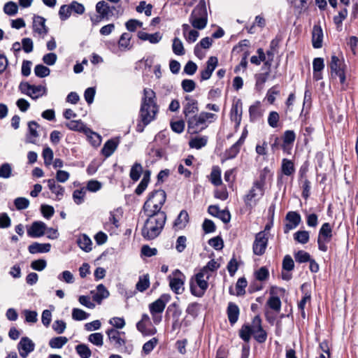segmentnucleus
<instances>
[{"mask_svg": "<svg viewBox=\"0 0 358 358\" xmlns=\"http://www.w3.org/2000/svg\"><path fill=\"white\" fill-rule=\"evenodd\" d=\"M46 20L42 16H34L33 21V29L39 35H46L48 27L45 25Z\"/></svg>", "mask_w": 358, "mask_h": 358, "instance_id": "nucleus-24", "label": "nucleus"}, {"mask_svg": "<svg viewBox=\"0 0 358 358\" xmlns=\"http://www.w3.org/2000/svg\"><path fill=\"white\" fill-rule=\"evenodd\" d=\"M208 142L207 136H200L192 138L189 142V145L192 148H196L197 150L206 146Z\"/></svg>", "mask_w": 358, "mask_h": 358, "instance_id": "nucleus-39", "label": "nucleus"}, {"mask_svg": "<svg viewBox=\"0 0 358 358\" xmlns=\"http://www.w3.org/2000/svg\"><path fill=\"white\" fill-rule=\"evenodd\" d=\"M97 292L93 295V300L100 303L103 299H106L109 296V292L103 284H100L96 287Z\"/></svg>", "mask_w": 358, "mask_h": 358, "instance_id": "nucleus-36", "label": "nucleus"}, {"mask_svg": "<svg viewBox=\"0 0 358 358\" xmlns=\"http://www.w3.org/2000/svg\"><path fill=\"white\" fill-rule=\"evenodd\" d=\"M267 305L272 310L280 312L281 308V301L278 296H271L267 301Z\"/></svg>", "mask_w": 358, "mask_h": 358, "instance_id": "nucleus-52", "label": "nucleus"}, {"mask_svg": "<svg viewBox=\"0 0 358 358\" xmlns=\"http://www.w3.org/2000/svg\"><path fill=\"white\" fill-rule=\"evenodd\" d=\"M120 141L118 138H112L107 141L101 150L103 155L106 157H109L113 155L119 145Z\"/></svg>", "mask_w": 358, "mask_h": 358, "instance_id": "nucleus-27", "label": "nucleus"}, {"mask_svg": "<svg viewBox=\"0 0 358 358\" xmlns=\"http://www.w3.org/2000/svg\"><path fill=\"white\" fill-rule=\"evenodd\" d=\"M323 31L320 25H314L312 31V43L314 48L318 49L322 46Z\"/></svg>", "mask_w": 358, "mask_h": 358, "instance_id": "nucleus-26", "label": "nucleus"}, {"mask_svg": "<svg viewBox=\"0 0 358 358\" xmlns=\"http://www.w3.org/2000/svg\"><path fill=\"white\" fill-rule=\"evenodd\" d=\"M14 205L17 210H24L29 207V201L24 197H17L14 200Z\"/></svg>", "mask_w": 358, "mask_h": 358, "instance_id": "nucleus-57", "label": "nucleus"}, {"mask_svg": "<svg viewBox=\"0 0 358 358\" xmlns=\"http://www.w3.org/2000/svg\"><path fill=\"white\" fill-rule=\"evenodd\" d=\"M219 267L220 264L215 259H211L195 275V281L199 289L198 290L192 283L190 284V291L194 296H203L208 287V280L210 277V272L217 271Z\"/></svg>", "mask_w": 358, "mask_h": 358, "instance_id": "nucleus-2", "label": "nucleus"}, {"mask_svg": "<svg viewBox=\"0 0 358 358\" xmlns=\"http://www.w3.org/2000/svg\"><path fill=\"white\" fill-rule=\"evenodd\" d=\"M76 350L81 358H90L92 352L89 347L85 344H79L76 345Z\"/></svg>", "mask_w": 358, "mask_h": 358, "instance_id": "nucleus-45", "label": "nucleus"}, {"mask_svg": "<svg viewBox=\"0 0 358 358\" xmlns=\"http://www.w3.org/2000/svg\"><path fill=\"white\" fill-rule=\"evenodd\" d=\"M264 194V188L262 187L261 189H259L258 187H255V182L252 184V187L248 192V193L244 196V202L246 205V206H250V208L252 207V202L253 200H255V198L260 195L262 196ZM255 204H256V201H255Z\"/></svg>", "mask_w": 358, "mask_h": 358, "instance_id": "nucleus-21", "label": "nucleus"}, {"mask_svg": "<svg viewBox=\"0 0 358 358\" xmlns=\"http://www.w3.org/2000/svg\"><path fill=\"white\" fill-rule=\"evenodd\" d=\"M137 36L141 41H148L152 44L158 43L162 38V35L159 31L154 34H148L141 31L138 32Z\"/></svg>", "mask_w": 358, "mask_h": 358, "instance_id": "nucleus-28", "label": "nucleus"}, {"mask_svg": "<svg viewBox=\"0 0 358 358\" xmlns=\"http://www.w3.org/2000/svg\"><path fill=\"white\" fill-rule=\"evenodd\" d=\"M215 114L208 112H201L199 115H194L187 119V129L190 134H198L208 127V120L214 118Z\"/></svg>", "mask_w": 358, "mask_h": 358, "instance_id": "nucleus-5", "label": "nucleus"}, {"mask_svg": "<svg viewBox=\"0 0 358 358\" xmlns=\"http://www.w3.org/2000/svg\"><path fill=\"white\" fill-rule=\"evenodd\" d=\"M309 238V232L307 231H298L294 234V239L301 244L307 243Z\"/></svg>", "mask_w": 358, "mask_h": 358, "instance_id": "nucleus-46", "label": "nucleus"}, {"mask_svg": "<svg viewBox=\"0 0 358 358\" xmlns=\"http://www.w3.org/2000/svg\"><path fill=\"white\" fill-rule=\"evenodd\" d=\"M77 244L81 250L86 252L92 250V242L90 237L85 234H80L77 238Z\"/></svg>", "mask_w": 358, "mask_h": 358, "instance_id": "nucleus-31", "label": "nucleus"}, {"mask_svg": "<svg viewBox=\"0 0 358 358\" xmlns=\"http://www.w3.org/2000/svg\"><path fill=\"white\" fill-rule=\"evenodd\" d=\"M47 229L46 224L41 221L34 222L29 229L27 234L31 238H38L43 236L45 234Z\"/></svg>", "mask_w": 358, "mask_h": 358, "instance_id": "nucleus-18", "label": "nucleus"}, {"mask_svg": "<svg viewBox=\"0 0 358 358\" xmlns=\"http://www.w3.org/2000/svg\"><path fill=\"white\" fill-rule=\"evenodd\" d=\"M189 21L192 26L197 29H203L208 23V13L204 0H201L193 9Z\"/></svg>", "mask_w": 358, "mask_h": 358, "instance_id": "nucleus-6", "label": "nucleus"}, {"mask_svg": "<svg viewBox=\"0 0 358 358\" xmlns=\"http://www.w3.org/2000/svg\"><path fill=\"white\" fill-rule=\"evenodd\" d=\"M210 181L215 186H219L222 184L221 170L218 166L213 167L210 173Z\"/></svg>", "mask_w": 358, "mask_h": 358, "instance_id": "nucleus-41", "label": "nucleus"}, {"mask_svg": "<svg viewBox=\"0 0 358 358\" xmlns=\"http://www.w3.org/2000/svg\"><path fill=\"white\" fill-rule=\"evenodd\" d=\"M19 90L22 94L30 96L32 99H37L47 93V89L42 85H31L28 82H21L19 85Z\"/></svg>", "mask_w": 358, "mask_h": 358, "instance_id": "nucleus-7", "label": "nucleus"}, {"mask_svg": "<svg viewBox=\"0 0 358 358\" xmlns=\"http://www.w3.org/2000/svg\"><path fill=\"white\" fill-rule=\"evenodd\" d=\"M333 236L332 229L329 223H324L318 234L317 237V245L318 249L322 252H327L328 247L327 243H329Z\"/></svg>", "mask_w": 358, "mask_h": 358, "instance_id": "nucleus-8", "label": "nucleus"}, {"mask_svg": "<svg viewBox=\"0 0 358 358\" xmlns=\"http://www.w3.org/2000/svg\"><path fill=\"white\" fill-rule=\"evenodd\" d=\"M146 220L142 229V236L147 240H152L157 237L164 228L166 220L165 213H148Z\"/></svg>", "mask_w": 358, "mask_h": 358, "instance_id": "nucleus-3", "label": "nucleus"}, {"mask_svg": "<svg viewBox=\"0 0 358 358\" xmlns=\"http://www.w3.org/2000/svg\"><path fill=\"white\" fill-rule=\"evenodd\" d=\"M51 245L50 243H39L35 242L28 247V250L31 254L45 253L50 250Z\"/></svg>", "mask_w": 358, "mask_h": 358, "instance_id": "nucleus-30", "label": "nucleus"}, {"mask_svg": "<svg viewBox=\"0 0 358 358\" xmlns=\"http://www.w3.org/2000/svg\"><path fill=\"white\" fill-rule=\"evenodd\" d=\"M253 336L259 343H263L267 338V334L262 327V320L259 315H256L252 320Z\"/></svg>", "mask_w": 358, "mask_h": 358, "instance_id": "nucleus-11", "label": "nucleus"}, {"mask_svg": "<svg viewBox=\"0 0 358 358\" xmlns=\"http://www.w3.org/2000/svg\"><path fill=\"white\" fill-rule=\"evenodd\" d=\"M286 220L288 222L284 227V232L288 233L290 230L295 229L301 222L300 215L295 211H289L287 213Z\"/></svg>", "mask_w": 358, "mask_h": 358, "instance_id": "nucleus-15", "label": "nucleus"}, {"mask_svg": "<svg viewBox=\"0 0 358 358\" xmlns=\"http://www.w3.org/2000/svg\"><path fill=\"white\" fill-rule=\"evenodd\" d=\"M35 348L34 343L28 337H22L17 344V350L22 358H26Z\"/></svg>", "mask_w": 358, "mask_h": 358, "instance_id": "nucleus-13", "label": "nucleus"}, {"mask_svg": "<svg viewBox=\"0 0 358 358\" xmlns=\"http://www.w3.org/2000/svg\"><path fill=\"white\" fill-rule=\"evenodd\" d=\"M348 16V9L344 8L341 10L339 11L338 15L334 17V22L337 26V27L342 25L343 21Z\"/></svg>", "mask_w": 358, "mask_h": 358, "instance_id": "nucleus-62", "label": "nucleus"}, {"mask_svg": "<svg viewBox=\"0 0 358 358\" xmlns=\"http://www.w3.org/2000/svg\"><path fill=\"white\" fill-rule=\"evenodd\" d=\"M173 278H170L169 286L173 292L180 294L184 291L185 276L178 269L173 272Z\"/></svg>", "mask_w": 358, "mask_h": 358, "instance_id": "nucleus-10", "label": "nucleus"}, {"mask_svg": "<svg viewBox=\"0 0 358 358\" xmlns=\"http://www.w3.org/2000/svg\"><path fill=\"white\" fill-rule=\"evenodd\" d=\"M218 64V59L216 57H210L206 62V68L201 71V81L208 80Z\"/></svg>", "mask_w": 358, "mask_h": 358, "instance_id": "nucleus-17", "label": "nucleus"}, {"mask_svg": "<svg viewBox=\"0 0 358 358\" xmlns=\"http://www.w3.org/2000/svg\"><path fill=\"white\" fill-rule=\"evenodd\" d=\"M268 244V237L264 231H260L255 236L252 250L255 255L261 256L266 250Z\"/></svg>", "mask_w": 358, "mask_h": 358, "instance_id": "nucleus-9", "label": "nucleus"}, {"mask_svg": "<svg viewBox=\"0 0 358 358\" xmlns=\"http://www.w3.org/2000/svg\"><path fill=\"white\" fill-rule=\"evenodd\" d=\"M294 256L296 262L300 264L308 262L311 259L310 254L304 250H299Z\"/></svg>", "mask_w": 358, "mask_h": 358, "instance_id": "nucleus-48", "label": "nucleus"}, {"mask_svg": "<svg viewBox=\"0 0 358 358\" xmlns=\"http://www.w3.org/2000/svg\"><path fill=\"white\" fill-rule=\"evenodd\" d=\"M103 336L101 333H93L89 336L88 340L96 346H102L103 343Z\"/></svg>", "mask_w": 358, "mask_h": 358, "instance_id": "nucleus-58", "label": "nucleus"}, {"mask_svg": "<svg viewBox=\"0 0 358 358\" xmlns=\"http://www.w3.org/2000/svg\"><path fill=\"white\" fill-rule=\"evenodd\" d=\"M150 286V279L149 275L148 274L144 275L143 276H140L138 281L136 285V288L138 291L141 292H143L145 291Z\"/></svg>", "mask_w": 358, "mask_h": 358, "instance_id": "nucleus-40", "label": "nucleus"}, {"mask_svg": "<svg viewBox=\"0 0 358 358\" xmlns=\"http://www.w3.org/2000/svg\"><path fill=\"white\" fill-rule=\"evenodd\" d=\"M201 305L199 303L194 302L189 303L186 309V313L194 318L198 316Z\"/></svg>", "mask_w": 358, "mask_h": 358, "instance_id": "nucleus-51", "label": "nucleus"}, {"mask_svg": "<svg viewBox=\"0 0 358 358\" xmlns=\"http://www.w3.org/2000/svg\"><path fill=\"white\" fill-rule=\"evenodd\" d=\"M12 167L8 163H3L0 166V178H8L11 176Z\"/></svg>", "mask_w": 358, "mask_h": 358, "instance_id": "nucleus-60", "label": "nucleus"}, {"mask_svg": "<svg viewBox=\"0 0 358 358\" xmlns=\"http://www.w3.org/2000/svg\"><path fill=\"white\" fill-rule=\"evenodd\" d=\"M158 342V340L156 338H152L143 345V352L148 355L150 354L153 349L155 348Z\"/></svg>", "mask_w": 358, "mask_h": 358, "instance_id": "nucleus-61", "label": "nucleus"}, {"mask_svg": "<svg viewBox=\"0 0 358 358\" xmlns=\"http://www.w3.org/2000/svg\"><path fill=\"white\" fill-rule=\"evenodd\" d=\"M42 155L44 159L45 165L47 166H50L52 163L54 157L52 150L49 147L44 148L43 150Z\"/></svg>", "mask_w": 358, "mask_h": 358, "instance_id": "nucleus-54", "label": "nucleus"}, {"mask_svg": "<svg viewBox=\"0 0 358 358\" xmlns=\"http://www.w3.org/2000/svg\"><path fill=\"white\" fill-rule=\"evenodd\" d=\"M242 101L241 99H237L234 101L230 111V118L232 122H234L236 126H238L241 121L242 115Z\"/></svg>", "mask_w": 358, "mask_h": 358, "instance_id": "nucleus-19", "label": "nucleus"}, {"mask_svg": "<svg viewBox=\"0 0 358 358\" xmlns=\"http://www.w3.org/2000/svg\"><path fill=\"white\" fill-rule=\"evenodd\" d=\"M282 173L287 176L293 175L295 172V167L293 162L288 159H283L281 164Z\"/></svg>", "mask_w": 358, "mask_h": 358, "instance_id": "nucleus-35", "label": "nucleus"}, {"mask_svg": "<svg viewBox=\"0 0 358 358\" xmlns=\"http://www.w3.org/2000/svg\"><path fill=\"white\" fill-rule=\"evenodd\" d=\"M143 94L136 125V131L139 133L143 132L145 127L155 120L159 111V107L155 101V92L151 89L145 88Z\"/></svg>", "mask_w": 358, "mask_h": 358, "instance_id": "nucleus-1", "label": "nucleus"}, {"mask_svg": "<svg viewBox=\"0 0 358 358\" xmlns=\"http://www.w3.org/2000/svg\"><path fill=\"white\" fill-rule=\"evenodd\" d=\"M48 183V186L49 189L53 194H55L57 196V199L60 200L64 194V188L59 185H57L55 179H48L45 180Z\"/></svg>", "mask_w": 358, "mask_h": 358, "instance_id": "nucleus-33", "label": "nucleus"}, {"mask_svg": "<svg viewBox=\"0 0 358 358\" xmlns=\"http://www.w3.org/2000/svg\"><path fill=\"white\" fill-rule=\"evenodd\" d=\"M171 299V296L168 294H163L161 296L149 305L150 313H162L166 303Z\"/></svg>", "mask_w": 358, "mask_h": 358, "instance_id": "nucleus-14", "label": "nucleus"}, {"mask_svg": "<svg viewBox=\"0 0 358 358\" xmlns=\"http://www.w3.org/2000/svg\"><path fill=\"white\" fill-rule=\"evenodd\" d=\"M255 278L259 281H264L268 278L269 272L266 266H262L255 273Z\"/></svg>", "mask_w": 358, "mask_h": 358, "instance_id": "nucleus-55", "label": "nucleus"}, {"mask_svg": "<svg viewBox=\"0 0 358 358\" xmlns=\"http://www.w3.org/2000/svg\"><path fill=\"white\" fill-rule=\"evenodd\" d=\"M166 194L163 189H156L151 192L147 201L143 205L145 211L152 213H164L161 208L166 201Z\"/></svg>", "mask_w": 358, "mask_h": 358, "instance_id": "nucleus-4", "label": "nucleus"}, {"mask_svg": "<svg viewBox=\"0 0 358 358\" xmlns=\"http://www.w3.org/2000/svg\"><path fill=\"white\" fill-rule=\"evenodd\" d=\"M68 342V338L65 336H58L52 338L49 341V345L52 348H62Z\"/></svg>", "mask_w": 358, "mask_h": 358, "instance_id": "nucleus-42", "label": "nucleus"}, {"mask_svg": "<svg viewBox=\"0 0 358 358\" xmlns=\"http://www.w3.org/2000/svg\"><path fill=\"white\" fill-rule=\"evenodd\" d=\"M247 280L244 277L238 279L236 284V296H243L245 294V289L247 287Z\"/></svg>", "mask_w": 358, "mask_h": 358, "instance_id": "nucleus-49", "label": "nucleus"}, {"mask_svg": "<svg viewBox=\"0 0 358 358\" xmlns=\"http://www.w3.org/2000/svg\"><path fill=\"white\" fill-rule=\"evenodd\" d=\"M189 221V215L186 210H182L180 211L177 218L174 221L173 227L181 229H183Z\"/></svg>", "mask_w": 358, "mask_h": 358, "instance_id": "nucleus-34", "label": "nucleus"}, {"mask_svg": "<svg viewBox=\"0 0 358 358\" xmlns=\"http://www.w3.org/2000/svg\"><path fill=\"white\" fill-rule=\"evenodd\" d=\"M249 113L251 122H255L262 117L263 112L261 109V103L259 101H257L250 106Z\"/></svg>", "mask_w": 358, "mask_h": 358, "instance_id": "nucleus-32", "label": "nucleus"}, {"mask_svg": "<svg viewBox=\"0 0 358 358\" xmlns=\"http://www.w3.org/2000/svg\"><path fill=\"white\" fill-rule=\"evenodd\" d=\"M282 270L290 272L292 271L294 268V262L292 257L289 255H286L283 259L282 263Z\"/></svg>", "mask_w": 358, "mask_h": 358, "instance_id": "nucleus-50", "label": "nucleus"}, {"mask_svg": "<svg viewBox=\"0 0 358 358\" xmlns=\"http://www.w3.org/2000/svg\"><path fill=\"white\" fill-rule=\"evenodd\" d=\"M18 10V7L16 3L9 1L5 3L3 6V11L6 14L10 16L15 15Z\"/></svg>", "mask_w": 358, "mask_h": 358, "instance_id": "nucleus-53", "label": "nucleus"}, {"mask_svg": "<svg viewBox=\"0 0 358 358\" xmlns=\"http://www.w3.org/2000/svg\"><path fill=\"white\" fill-rule=\"evenodd\" d=\"M187 101L184 104L183 113L185 116V119H188L194 115H196L199 111L198 101L196 99H192L189 96L185 97Z\"/></svg>", "mask_w": 358, "mask_h": 358, "instance_id": "nucleus-16", "label": "nucleus"}, {"mask_svg": "<svg viewBox=\"0 0 358 358\" xmlns=\"http://www.w3.org/2000/svg\"><path fill=\"white\" fill-rule=\"evenodd\" d=\"M344 66L345 65L342 64L338 57L336 55L331 56L329 64L331 71L339 77L341 84H344L345 82Z\"/></svg>", "mask_w": 358, "mask_h": 358, "instance_id": "nucleus-12", "label": "nucleus"}, {"mask_svg": "<svg viewBox=\"0 0 358 358\" xmlns=\"http://www.w3.org/2000/svg\"><path fill=\"white\" fill-rule=\"evenodd\" d=\"M143 171V168L141 164L134 163V164L131 166L130 170L129 176L131 179L134 181H137L141 177V173Z\"/></svg>", "mask_w": 358, "mask_h": 358, "instance_id": "nucleus-43", "label": "nucleus"}, {"mask_svg": "<svg viewBox=\"0 0 358 358\" xmlns=\"http://www.w3.org/2000/svg\"><path fill=\"white\" fill-rule=\"evenodd\" d=\"M65 126L69 129L70 130L83 132L85 134H93L98 136L96 134L92 132L91 129L86 127V125L80 120H71L65 124Z\"/></svg>", "mask_w": 358, "mask_h": 358, "instance_id": "nucleus-20", "label": "nucleus"}, {"mask_svg": "<svg viewBox=\"0 0 358 358\" xmlns=\"http://www.w3.org/2000/svg\"><path fill=\"white\" fill-rule=\"evenodd\" d=\"M253 334V325L243 324L239 331L240 338L246 343L250 340L251 335Z\"/></svg>", "mask_w": 358, "mask_h": 358, "instance_id": "nucleus-38", "label": "nucleus"}, {"mask_svg": "<svg viewBox=\"0 0 358 358\" xmlns=\"http://www.w3.org/2000/svg\"><path fill=\"white\" fill-rule=\"evenodd\" d=\"M121 334H124V332H120L119 331L115 329H110L106 331V334L108 336V340L110 342L113 343L115 347L119 348L125 344L124 339L120 337Z\"/></svg>", "mask_w": 358, "mask_h": 358, "instance_id": "nucleus-25", "label": "nucleus"}, {"mask_svg": "<svg viewBox=\"0 0 358 358\" xmlns=\"http://www.w3.org/2000/svg\"><path fill=\"white\" fill-rule=\"evenodd\" d=\"M131 35L129 33H123L118 41L119 48L126 50H131L132 48V45L131 44Z\"/></svg>", "mask_w": 358, "mask_h": 358, "instance_id": "nucleus-37", "label": "nucleus"}, {"mask_svg": "<svg viewBox=\"0 0 358 358\" xmlns=\"http://www.w3.org/2000/svg\"><path fill=\"white\" fill-rule=\"evenodd\" d=\"M114 9V6L110 7L105 1H100L96 5V13L104 17L106 20H108L113 15V10Z\"/></svg>", "mask_w": 358, "mask_h": 358, "instance_id": "nucleus-23", "label": "nucleus"}, {"mask_svg": "<svg viewBox=\"0 0 358 358\" xmlns=\"http://www.w3.org/2000/svg\"><path fill=\"white\" fill-rule=\"evenodd\" d=\"M173 52L177 55H185V49L181 40L177 37L174 38L172 45Z\"/></svg>", "mask_w": 358, "mask_h": 358, "instance_id": "nucleus-44", "label": "nucleus"}, {"mask_svg": "<svg viewBox=\"0 0 358 358\" xmlns=\"http://www.w3.org/2000/svg\"><path fill=\"white\" fill-rule=\"evenodd\" d=\"M40 125L36 121H30L28 122V132L26 135V143L35 144L36 138L39 136L37 129Z\"/></svg>", "mask_w": 358, "mask_h": 358, "instance_id": "nucleus-22", "label": "nucleus"}, {"mask_svg": "<svg viewBox=\"0 0 358 358\" xmlns=\"http://www.w3.org/2000/svg\"><path fill=\"white\" fill-rule=\"evenodd\" d=\"M280 120L279 114L275 111H271L268 117V124L272 128H276Z\"/></svg>", "mask_w": 358, "mask_h": 358, "instance_id": "nucleus-64", "label": "nucleus"}, {"mask_svg": "<svg viewBox=\"0 0 358 358\" xmlns=\"http://www.w3.org/2000/svg\"><path fill=\"white\" fill-rule=\"evenodd\" d=\"M71 9L70 5H62L59 10V16L61 20H66L71 14Z\"/></svg>", "mask_w": 358, "mask_h": 358, "instance_id": "nucleus-59", "label": "nucleus"}, {"mask_svg": "<svg viewBox=\"0 0 358 358\" xmlns=\"http://www.w3.org/2000/svg\"><path fill=\"white\" fill-rule=\"evenodd\" d=\"M89 316V314L84 310L79 308H73L72 310V318L76 321H81L86 320Z\"/></svg>", "mask_w": 358, "mask_h": 358, "instance_id": "nucleus-56", "label": "nucleus"}, {"mask_svg": "<svg viewBox=\"0 0 358 358\" xmlns=\"http://www.w3.org/2000/svg\"><path fill=\"white\" fill-rule=\"evenodd\" d=\"M227 313L230 324L231 325L234 324L238 321L240 313L238 306L233 302H229L228 303Z\"/></svg>", "mask_w": 358, "mask_h": 358, "instance_id": "nucleus-29", "label": "nucleus"}, {"mask_svg": "<svg viewBox=\"0 0 358 358\" xmlns=\"http://www.w3.org/2000/svg\"><path fill=\"white\" fill-rule=\"evenodd\" d=\"M269 73L268 71H265L264 73H258L255 75L256 79V87L259 88H262L264 83L266 82L268 78Z\"/></svg>", "mask_w": 358, "mask_h": 358, "instance_id": "nucleus-63", "label": "nucleus"}, {"mask_svg": "<svg viewBox=\"0 0 358 358\" xmlns=\"http://www.w3.org/2000/svg\"><path fill=\"white\" fill-rule=\"evenodd\" d=\"M34 73L38 78H45L50 75V70L43 64H37L34 67Z\"/></svg>", "mask_w": 358, "mask_h": 358, "instance_id": "nucleus-47", "label": "nucleus"}]
</instances>
